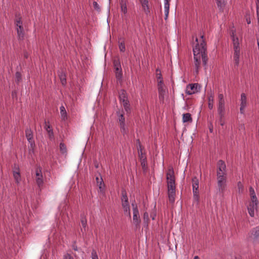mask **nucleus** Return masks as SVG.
<instances>
[{
    "mask_svg": "<svg viewBox=\"0 0 259 259\" xmlns=\"http://www.w3.org/2000/svg\"><path fill=\"white\" fill-rule=\"evenodd\" d=\"M193 199H194V201L195 202H196L197 203H198V202H199V192H196V191H195V192H193Z\"/></svg>",
    "mask_w": 259,
    "mask_h": 259,
    "instance_id": "e433bc0d",
    "label": "nucleus"
},
{
    "mask_svg": "<svg viewBox=\"0 0 259 259\" xmlns=\"http://www.w3.org/2000/svg\"><path fill=\"white\" fill-rule=\"evenodd\" d=\"M247 97L245 94L242 93L241 94V98H240V112L241 114L244 113V110L245 108L247 107Z\"/></svg>",
    "mask_w": 259,
    "mask_h": 259,
    "instance_id": "2eb2a0df",
    "label": "nucleus"
},
{
    "mask_svg": "<svg viewBox=\"0 0 259 259\" xmlns=\"http://www.w3.org/2000/svg\"><path fill=\"white\" fill-rule=\"evenodd\" d=\"M128 198L125 191L122 192V197H121V201H127Z\"/></svg>",
    "mask_w": 259,
    "mask_h": 259,
    "instance_id": "ea45409f",
    "label": "nucleus"
},
{
    "mask_svg": "<svg viewBox=\"0 0 259 259\" xmlns=\"http://www.w3.org/2000/svg\"><path fill=\"white\" fill-rule=\"evenodd\" d=\"M193 39L192 45L193 49H205L206 45L203 35H201L199 38L193 36Z\"/></svg>",
    "mask_w": 259,
    "mask_h": 259,
    "instance_id": "423d86ee",
    "label": "nucleus"
},
{
    "mask_svg": "<svg viewBox=\"0 0 259 259\" xmlns=\"http://www.w3.org/2000/svg\"><path fill=\"white\" fill-rule=\"evenodd\" d=\"M119 49H125L124 44L123 40L119 42Z\"/></svg>",
    "mask_w": 259,
    "mask_h": 259,
    "instance_id": "3c124183",
    "label": "nucleus"
},
{
    "mask_svg": "<svg viewBox=\"0 0 259 259\" xmlns=\"http://www.w3.org/2000/svg\"><path fill=\"white\" fill-rule=\"evenodd\" d=\"M157 87L159 94V98L160 101L163 102L165 95L166 93V88L163 81L159 80L157 82Z\"/></svg>",
    "mask_w": 259,
    "mask_h": 259,
    "instance_id": "9d476101",
    "label": "nucleus"
},
{
    "mask_svg": "<svg viewBox=\"0 0 259 259\" xmlns=\"http://www.w3.org/2000/svg\"><path fill=\"white\" fill-rule=\"evenodd\" d=\"M237 185H238L239 192L242 193L243 190V186L242 184L240 182H239L238 183Z\"/></svg>",
    "mask_w": 259,
    "mask_h": 259,
    "instance_id": "de8ad7c7",
    "label": "nucleus"
},
{
    "mask_svg": "<svg viewBox=\"0 0 259 259\" xmlns=\"http://www.w3.org/2000/svg\"><path fill=\"white\" fill-rule=\"evenodd\" d=\"M182 120L183 122H192V118L190 113H184L183 114Z\"/></svg>",
    "mask_w": 259,
    "mask_h": 259,
    "instance_id": "b1692460",
    "label": "nucleus"
},
{
    "mask_svg": "<svg viewBox=\"0 0 259 259\" xmlns=\"http://www.w3.org/2000/svg\"><path fill=\"white\" fill-rule=\"evenodd\" d=\"M141 165H142L143 168H144L145 167L146 165H145V160L144 159H143L142 160V161L141 162Z\"/></svg>",
    "mask_w": 259,
    "mask_h": 259,
    "instance_id": "864d4df0",
    "label": "nucleus"
},
{
    "mask_svg": "<svg viewBox=\"0 0 259 259\" xmlns=\"http://www.w3.org/2000/svg\"><path fill=\"white\" fill-rule=\"evenodd\" d=\"M113 64L115 69L121 67L120 63L118 59H115L114 60Z\"/></svg>",
    "mask_w": 259,
    "mask_h": 259,
    "instance_id": "4c0bfd02",
    "label": "nucleus"
},
{
    "mask_svg": "<svg viewBox=\"0 0 259 259\" xmlns=\"http://www.w3.org/2000/svg\"><path fill=\"white\" fill-rule=\"evenodd\" d=\"M45 128L48 133L50 140H52L54 139V133L53 129L46 121L45 122Z\"/></svg>",
    "mask_w": 259,
    "mask_h": 259,
    "instance_id": "6ab92c4d",
    "label": "nucleus"
},
{
    "mask_svg": "<svg viewBox=\"0 0 259 259\" xmlns=\"http://www.w3.org/2000/svg\"><path fill=\"white\" fill-rule=\"evenodd\" d=\"M96 181L100 192H102L103 190V188L102 187V185H103L102 179H99V178L97 177Z\"/></svg>",
    "mask_w": 259,
    "mask_h": 259,
    "instance_id": "473e14b6",
    "label": "nucleus"
},
{
    "mask_svg": "<svg viewBox=\"0 0 259 259\" xmlns=\"http://www.w3.org/2000/svg\"><path fill=\"white\" fill-rule=\"evenodd\" d=\"M59 147L61 153L63 154H66L67 148L65 144L63 143H61Z\"/></svg>",
    "mask_w": 259,
    "mask_h": 259,
    "instance_id": "2f4dec72",
    "label": "nucleus"
},
{
    "mask_svg": "<svg viewBox=\"0 0 259 259\" xmlns=\"http://www.w3.org/2000/svg\"><path fill=\"white\" fill-rule=\"evenodd\" d=\"M81 223L82 228L85 230L87 226V220L83 216H82L81 218Z\"/></svg>",
    "mask_w": 259,
    "mask_h": 259,
    "instance_id": "58836bf2",
    "label": "nucleus"
},
{
    "mask_svg": "<svg viewBox=\"0 0 259 259\" xmlns=\"http://www.w3.org/2000/svg\"><path fill=\"white\" fill-rule=\"evenodd\" d=\"M16 26L17 31V34L19 38H22L24 37V29L22 26V22L21 18H19L16 21Z\"/></svg>",
    "mask_w": 259,
    "mask_h": 259,
    "instance_id": "ddd939ff",
    "label": "nucleus"
},
{
    "mask_svg": "<svg viewBox=\"0 0 259 259\" xmlns=\"http://www.w3.org/2000/svg\"><path fill=\"white\" fill-rule=\"evenodd\" d=\"M200 85L198 83L190 84L186 87V93L188 95H192L198 92Z\"/></svg>",
    "mask_w": 259,
    "mask_h": 259,
    "instance_id": "4468645a",
    "label": "nucleus"
},
{
    "mask_svg": "<svg viewBox=\"0 0 259 259\" xmlns=\"http://www.w3.org/2000/svg\"><path fill=\"white\" fill-rule=\"evenodd\" d=\"M120 5L121 11L122 13L125 14L127 13L126 3L124 0H120Z\"/></svg>",
    "mask_w": 259,
    "mask_h": 259,
    "instance_id": "c85d7f7f",
    "label": "nucleus"
},
{
    "mask_svg": "<svg viewBox=\"0 0 259 259\" xmlns=\"http://www.w3.org/2000/svg\"><path fill=\"white\" fill-rule=\"evenodd\" d=\"M250 196L251 197V202H257V199L256 196L255 192L252 187L249 188Z\"/></svg>",
    "mask_w": 259,
    "mask_h": 259,
    "instance_id": "5701e85b",
    "label": "nucleus"
},
{
    "mask_svg": "<svg viewBox=\"0 0 259 259\" xmlns=\"http://www.w3.org/2000/svg\"><path fill=\"white\" fill-rule=\"evenodd\" d=\"M217 176H227L226 165L225 162L222 160L217 163Z\"/></svg>",
    "mask_w": 259,
    "mask_h": 259,
    "instance_id": "f8f14e48",
    "label": "nucleus"
},
{
    "mask_svg": "<svg viewBox=\"0 0 259 259\" xmlns=\"http://www.w3.org/2000/svg\"><path fill=\"white\" fill-rule=\"evenodd\" d=\"M21 76L20 73L17 72L15 74V81L19 82L21 80Z\"/></svg>",
    "mask_w": 259,
    "mask_h": 259,
    "instance_id": "79ce46f5",
    "label": "nucleus"
},
{
    "mask_svg": "<svg viewBox=\"0 0 259 259\" xmlns=\"http://www.w3.org/2000/svg\"><path fill=\"white\" fill-rule=\"evenodd\" d=\"M122 206L123 208V209L124 211L128 212L129 216H131L130 214V205L128 201H122Z\"/></svg>",
    "mask_w": 259,
    "mask_h": 259,
    "instance_id": "c756f323",
    "label": "nucleus"
},
{
    "mask_svg": "<svg viewBox=\"0 0 259 259\" xmlns=\"http://www.w3.org/2000/svg\"><path fill=\"white\" fill-rule=\"evenodd\" d=\"M156 76L157 82H158L159 80L163 81L162 78V75L161 74L160 71L158 69L156 70Z\"/></svg>",
    "mask_w": 259,
    "mask_h": 259,
    "instance_id": "c9c22d12",
    "label": "nucleus"
},
{
    "mask_svg": "<svg viewBox=\"0 0 259 259\" xmlns=\"http://www.w3.org/2000/svg\"><path fill=\"white\" fill-rule=\"evenodd\" d=\"M229 34L232 38L234 49H238L239 48L240 40L236 34V29L234 27L230 29Z\"/></svg>",
    "mask_w": 259,
    "mask_h": 259,
    "instance_id": "9b49d317",
    "label": "nucleus"
},
{
    "mask_svg": "<svg viewBox=\"0 0 259 259\" xmlns=\"http://www.w3.org/2000/svg\"><path fill=\"white\" fill-rule=\"evenodd\" d=\"M13 176L16 183L19 184L21 181V176L18 169L14 170Z\"/></svg>",
    "mask_w": 259,
    "mask_h": 259,
    "instance_id": "cd10ccee",
    "label": "nucleus"
},
{
    "mask_svg": "<svg viewBox=\"0 0 259 259\" xmlns=\"http://www.w3.org/2000/svg\"><path fill=\"white\" fill-rule=\"evenodd\" d=\"M217 110L219 115L222 116L225 114V101L223 94L218 96Z\"/></svg>",
    "mask_w": 259,
    "mask_h": 259,
    "instance_id": "7ed1b4c3",
    "label": "nucleus"
},
{
    "mask_svg": "<svg viewBox=\"0 0 259 259\" xmlns=\"http://www.w3.org/2000/svg\"><path fill=\"white\" fill-rule=\"evenodd\" d=\"M92 259H99L97 253L95 250H93L92 252Z\"/></svg>",
    "mask_w": 259,
    "mask_h": 259,
    "instance_id": "09e8293b",
    "label": "nucleus"
},
{
    "mask_svg": "<svg viewBox=\"0 0 259 259\" xmlns=\"http://www.w3.org/2000/svg\"><path fill=\"white\" fill-rule=\"evenodd\" d=\"M164 13H165V20H166L167 17H168V13H169V10H164Z\"/></svg>",
    "mask_w": 259,
    "mask_h": 259,
    "instance_id": "603ef678",
    "label": "nucleus"
},
{
    "mask_svg": "<svg viewBox=\"0 0 259 259\" xmlns=\"http://www.w3.org/2000/svg\"><path fill=\"white\" fill-rule=\"evenodd\" d=\"M166 180L169 201L172 203L175 202L176 184L174 171L172 167H169L167 171Z\"/></svg>",
    "mask_w": 259,
    "mask_h": 259,
    "instance_id": "f257e3e1",
    "label": "nucleus"
},
{
    "mask_svg": "<svg viewBox=\"0 0 259 259\" xmlns=\"http://www.w3.org/2000/svg\"><path fill=\"white\" fill-rule=\"evenodd\" d=\"M251 237L254 239L259 237V226L253 228L251 231Z\"/></svg>",
    "mask_w": 259,
    "mask_h": 259,
    "instance_id": "a878e982",
    "label": "nucleus"
},
{
    "mask_svg": "<svg viewBox=\"0 0 259 259\" xmlns=\"http://www.w3.org/2000/svg\"><path fill=\"white\" fill-rule=\"evenodd\" d=\"M193 51L195 72L196 74H198L201 60L204 65L206 64L207 61L206 50H193Z\"/></svg>",
    "mask_w": 259,
    "mask_h": 259,
    "instance_id": "f03ea898",
    "label": "nucleus"
},
{
    "mask_svg": "<svg viewBox=\"0 0 259 259\" xmlns=\"http://www.w3.org/2000/svg\"><path fill=\"white\" fill-rule=\"evenodd\" d=\"M247 22L248 24H250V20H248L247 19Z\"/></svg>",
    "mask_w": 259,
    "mask_h": 259,
    "instance_id": "4d7b16f0",
    "label": "nucleus"
},
{
    "mask_svg": "<svg viewBox=\"0 0 259 259\" xmlns=\"http://www.w3.org/2000/svg\"><path fill=\"white\" fill-rule=\"evenodd\" d=\"M156 212L155 210H153L151 214H150V216H151V218H152V220H155V217H156Z\"/></svg>",
    "mask_w": 259,
    "mask_h": 259,
    "instance_id": "8fccbe9b",
    "label": "nucleus"
},
{
    "mask_svg": "<svg viewBox=\"0 0 259 259\" xmlns=\"http://www.w3.org/2000/svg\"><path fill=\"white\" fill-rule=\"evenodd\" d=\"M257 202H250L248 206V211L251 217L254 215V211L257 208Z\"/></svg>",
    "mask_w": 259,
    "mask_h": 259,
    "instance_id": "f3484780",
    "label": "nucleus"
},
{
    "mask_svg": "<svg viewBox=\"0 0 259 259\" xmlns=\"http://www.w3.org/2000/svg\"><path fill=\"white\" fill-rule=\"evenodd\" d=\"M118 121L119 123L120 131L123 135L126 134L128 133V128L125 122V118L124 116V112L118 111L117 112Z\"/></svg>",
    "mask_w": 259,
    "mask_h": 259,
    "instance_id": "39448f33",
    "label": "nucleus"
},
{
    "mask_svg": "<svg viewBox=\"0 0 259 259\" xmlns=\"http://www.w3.org/2000/svg\"><path fill=\"white\" fill-rule=\"evenodd\" d=\"M242 55L240 50H235L234 54V61L236 65H238L239 63V57Z\"/></svg>",
    "mask_w": 259,
    "mask_h": 259,
    "instance_id": "aec40b11",
    "label": "nucleus"
},
{
    "mask_svg": "<svg viewBox=\"0 0 259 259\" xmlns=\"http://www.w3.org/2000/svg\"><path fill=\"white\" fill-rule=\"evenodd\" d=\"M214 98V96L213 93H210L208 94V107L210 110L213 108Z\"/></svg>",
    "mask_w": 259,
    "mask_h": 259,
    "instance_id": "a211bd4d",
    "label": "nucleus"
},
{
    "mask_svg": "<svg viewBox=\"0 0 259 259\" xmlns=\"http://www.w3.org/2000/svg\"><path fill=\"white\" fill-rule=\"evenodd\" d=\"M60 110L62 119L64 121L66 120L67 119V113L65 107L63 106H61Z\"/></svg>",
    "mask_w": 259,
    "mask_h": 259,
    "instance_id": "bb28decb",
    "label": "nucleus"
},
{
    "mask_svg": "<svg viewBox=\"0 0 259 259\" xmlns=\"http://www.w3.org/2000/svg\"><path fill=\"white\" fill-rule=\"evenodd\" d=\"M192 188L193 192H198L199 180L196 177H194L192 179Z\"/></svg>",
    "mask_w": 259,
    "mask_h": 259,
    "instance_id": "4be33fe9",
    "label": "nucleus"
},
{
    "mask_svg": "<svg viewBox=\"0 0 259 259\" xmlns=\"http://www.w3.org/2000/svg\"><path fill=\"white\" fill-rule=\"evenodd\" d=\"M257 43L258 47L259 49V37L257 39Z\"/></svg>",
    "mask_w": 259,
    "mask_h": 259,
    "instance_id": "5fc2aeb1",
    "label": "nucleus"
},
{
    "mask_svg": "<svg viewBox=\"0 0 259 259\" xmlns=\"http://www.w3.org/2000/svg\"><path fill=\"white\" fill-rule=\"evenodd\" d=\"M93 7L95 10H97V11L99 12L100 11V7L97 2H94L93 3Z\"/></svg>",
    "mask_w": 259,
    "mask_h": 259,
    "instance_id": "a19ab883",
    "label": "nucleus"
},
{
    "mask_svg": "<svg viewBox=\"0 0 259 259\" xmlns=\"http://www.w3.org/2000/svg\"><path fill=\"white\" fill-rule=\"evenodd\" d=\"M142 5V8L146 14L149 13V9L148 7V0H140Z\"/></svg>",
    "mask_w": 259,
    "mask_h": 259,
    "instance_id": "412c9836",
    "label": "nucleus"
},
{
    "mask_svg": "<svg viewBox=\"0 0 259 259\" xmlns=\"http://www.w3.org/2000/svg\"><path fill=\"white\" fill-rule=\"evenodd\" d=\"M217 6L219 10L223 12L224 7L226 5V2L225 0H215Z\"/></svg>",
    "mask_w": 259,
    "mask_h": 259,
    "instance_id": "393cba45",
    "label": "nucleus"
},
{
    "mask_svg": "<svg viewBox=\"0 0 259 259\" xmlns=\"http://www.w3.org/2000/svg\"><path fill=\"white\" fill-rule=\"evenodd\" d=\"M169 0H164V10H169Z\"/></svg>",
    "mask_w": 259,
    "mask_h": 259,
    "instance_id": "a18cd8bd",
    "label": "nucleus"
},
{
    "mask_svg": "<svg viewBox=\"0 0 259 259\" xmlns=\"http://www.w3.org/2000/svg\"><path fill=\"white\" fill-rule=\"evenodd\" d=\"M73 249H74L75 250H77V248H76V247H73Z\"/></svg>",
    "mask_w": 259,
    "mask_h": 259,
    "instance_id": "13d9d810",
    "label": "nucleus"
},
{
    "mask_svg": "<svg viewBox=\"0 0 259 259\" xmlns=\"http://www.w3.org/2000/svg\"><path fill=\"white\" fill-rule=\"evenodd\" d=\"M26 137L28 141L31 148L33 149L35 146L34 142L33 141V133L30 129H26L25 131Z\"/></svg>",
    "mask_w": 259,
    "mask_h": 259,
    "instance_id": "dca6fc26",
    "label": "nucleus"
},
{
    "mask_svg": "<svg viewBox=\"0 0 259 259\" xmlns=\"http://www.w3.org/2000/svg\"><path fill=\"white\" fill-rule=\"evenodd\" d=\"M225 115H223L222 116L221 115H219V122L221 125L223 126L225 124V121L224 120Z\"/></svg>",
    "mask_w": 259,
    "mask_h": 259,
    "instance_id": "37998d69",
    "label": "nucleus"
},
{
    "mask_svg": "<svg viewBox=\"0 0 259 259\" xmlns=\"http://www.w3.org/2000/svg\"><path fill=\"white\" fill-rule=\"evenodd\" d=\"M143 221L144 223L148 225L149 221V214L147 212H145L143 214Z\"/></svg>",
    "mask_w": 259,
    "mask_h": 259,
    "instance_id": "72a5a7b5",
    "label": "nucleus"
},
{
    "mask_svg": "<svg viewBox=\"0 0 259 259\" xmlns=\"http://www.w3.org/2000/svg\"><path fill=\"white\" fill-rule=\"evenodd\" d=\"M59 77L62 85H65L66 83L65 75L64 73H62L61 74L59 75Z\"/></svg>",
    "mask_w": 259,
    "mask_h": 259,
    "instance_id": "f704fd0d",
    "label": "nucleus"
},
{
    "mask_svg": "<svg viewBox=\"0 0 259 259\" xmlns=\"http://www.w3.org/2000/svg\"><path fill=\"white\" fill-rule=\"evenodd\" d=\"M115 75H116V78L118 79H120L121 78L122 73V70H121V67L115 68Z\"/></svg>",
    "mask_w": 259,
    "mask_h": 259,
    "instance_id": "7c9ffc66",
    "label": "nucleus"
},
{
    "mask_svg": "<svg viewBox=\"0 0 259 259\" xmlns=\"http://www.w3.org/2000/svg\"><path fill=\"white\" fill-rule=\"evenodd\" d=\"M119 98L120 102L123 106L125 110L128 112L130 110L129 101L127 99L126 92L121 90L119 92Z\"/></svg>",
    "mask_w": 259,
    "mask_h": 259,
    "instance_id": "20e7f679",
    "label": "nucleus"
},
{
    "mask_svg": "<svg viewBox=\"0 0 259 259\" xmlns=\"http://www.w3.org/2000/svg\"><path fill=\"white\" fill-rule=\"evenodd\" d=\"M35 180L37 185L41 189L44 185V179L41 168L40 167L36 168Z\"/></svg>",
    "mask_w": 259,
    "mask_h": 259,
    "instance_id": "1a4fd4ad",
    "label": "nucleus"
},
{
    "mask_svg": "<svg viewBox=\"0 0 259 259\" xmlns=\"http://www.w3.org/2000/svg\"><path fill=\"white\" fill-rule=\"evenodd\" d=\"M256 14L257 17V21H259V1L256 2Z\"/></svg>",
    "mask_w": 259,
    "mask_h": 259,
    "instance_id": "49530a36",
    "label": "nucleus"
},
{
    "mask_svg": "<svg viewBox=\"0 0 259 259\" xmlns=\"http://www.w3.org/2000/svg\"><path fill=\"white\" fill-rule=\"evenodd\" d=\"M63 259H74V258L70 254L67 253H65L63 255Z\"/></svg>",
    "mask_w": 259,
    "mask_h": 259,
    "instance_id": "c03bdc74",
    "label": "nucleus"
},
{
    "mask_svg": "<svg viewBox=\"0 0 259 259\" xmlns=\"http://www.w3.org/2000/svg\"><path fill=\"white\" fill-rule=\"evenodd\" d=\"M132 206L133 209V223L137 228L139 227L141 223L139 212L136 204L132 203Z\"/></svg>",
    "mask_w": 259,
    "mask_h": 259,
    "instance_id": "6e6552de",
    "label": "nucleus"
},
{
    "mask_svg": "<svg viewBox=\"0 0 259 259\" xmlns=\"http://www.w3.org/2000/svg\"><path fill=\"white\" fill-rule=\"evenodd\" d=\"M193 259H200V258L198 256H195Z\"/></svg>",
    "mask_w": 259,
    "mask_h": 259,
    "instance_id": "6e6d98bb",
    "label": "nucleus"
},
{
    "mask_svg": "<svg viewBox=\"0 0 259 259\" xmlns=\"http://www.w3.org/2000/svg\"><path fill=\"white\" fill-rule=\"evenodd\" d=\"M219 191L223 193L226 188L227 176H217Z\"/></svg>",
    "mask_w": 259,
    "mask_h": 259,
    "instance_id": "0eeeda50",
    "label": "nucleus"
}]
</instances>
